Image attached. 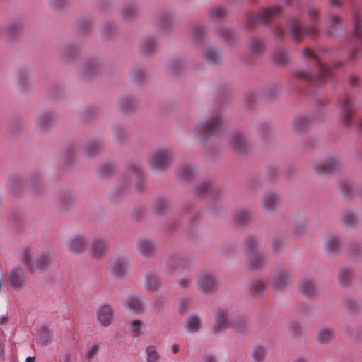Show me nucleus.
Here are the masks:
<instances>
[{
	"label": "nucleus",
	"mask_w": 362,
	"mask_h": 362,
	"mask_svg": "<svg viewBox=\"0 0 362 362\" xmlns=\"http://www.w3.org/2000/svg\"><path fill=\"white\" fill-rule=\"evenodd\" d=\"M175 153L170 147L155 149L149 156L148 163L153 171H164L172 164Z\"/></svg>",
	"instance_id": "nucleus-2"
},
{
	"label": "nucleus",
	"mask_w": 362,
	"mask_h": 362,
	"mask_svg": "<svg viewBox=\"0 0 362 362\" xmlns=\"http://www.w3.org/2000/svg\"><path fill=\"white\" fill-rule=\"evenodd\" d=\"M100 349V345L95 343L93 344L88 349L86 355L88 358H92L97 355Z\"/></svg>",
	"instance_id": "nucleus-61"
},
{
	"label": "nucleus",
	"mask_w": 362,
	"mask_h": 362,
	"mask_svg": "<svg viewBox=\"0 0 362 362\" xmlns=\"http://www.w3.org/2000/svg\"><path fill=\"white\" fill-rule=\"evenodd\" d=\"M160 280L153 274L145 276L144 288L148 293H156L159 291L161 287Z\"/></svg>",
	"instance_id": "nucleus-30"
},
{
	"label": "nucleus",
	"mask_w": 362,
	"mask_h": 362,
	"mask_svg": "<svg viewBox=\"0 0 362 362\" xmlns=\"http://www.w3.org/2000/svg\"><path fill=\"white\" fill-rule=\"evenodd\" d=\"M311 119L310 117L300 115L295 118L293 121V130L296 134H300L309 127Z\"/></svg>",
	"instance_id": "nucleus-33"
},
{
	"label": "nucleus",
	"mask_w": 362,
	"mask_h": 362,
	"mask_svg": "<svg viewBox=\"0 0 362 362\" xmlns=\"http://www.w3.org/2000/svg\"><path fill=\"white\" fill-rule=\"evenodd\" d=\"M53 332L49 328L42 327L39 331L38 343L42 346H46L52 342Z\"/></svg>",
	"instance_id": "nucleus-38"
},
{
	"label": "nucleus",
	"mask_w": 362,
	"mask_h": 362,
	"mask_svg": "<svg viewBox=\"0 0 362 362\" xmlns=\"http://www.w3.org/2000/svg\"><path fill=\"white\" fill-rule=\"evenodd\" d=\"M247 328L245 319L233 318L230 312L226 309H218L215 314L214 330L216 332L227 329H235L244 332Z\"/></svg>",
	"instance_id": "nucleus-1"
},
{
	"label": "nucleus",
	"mask_w": 362,
	"mask_h": 362,
	"mask_svg": "<svg viewBox=\"0 0 362 362\" xmlns=\"http://www.w3.org/2000/svg\"><path fill=\"white\" fill-rule=\"evenodd\" d=\"M283 247H284V244L280 240H276L273 242V243L272 245V250L275 254H277L279 252H281V250H282Z\"/></svg>",
	"instance_id": "nucleus-64"
},
{
	"label": "nucleus",
	"mask_w": 362,
	"mask_h": 362,
	"mask_svg": "<svg viewBox=\"0 0 362 362\" xmlns=\"http://www.w3.org/2000/svg\"><path fill=\"white\" fill-rule=\"evenodd\" d=\"M52 255L49 252H38L26 249L23 253L22 261L28 266L31 272L46 269L52 262Z\"/></svg>",
	"instance_id": "nucleus-4"
},
{
	"label": "nucleus",
	"mask_w": 362,
	"mask_h": 362,
	"mask_svg": "<svg viewBox=\"0 0 362 362\" xmlns=\"http://www.w3.org/2000/svg\"><path fill=\"white\" fill-rule=\"evenodd\" d=\"M80 52V49L76 45H69L64 52V57L71 59L76 57Z\"/></svg>",
	"instance_id": "nucleus-51"
},
{
	"label": "nucleus",
	"mask_w": 362,
	"mask_h": 362,
	"mask_svg": "<svg viewBox=\"0 0 362 362\" xmlns=\"http://www.w3.org/2000/svg\"><path fill=\"white\" fill-rule=\"evenodd\" d=\"M101 64L98 59H91L87 61L83 67V74L86 77H90L99 73Z\"/></svg>",
	"instance_id": "nucleus-31"
},
{
	"label": "nucleus",
	"mask_w": 362,
	"mask_h": 362,
	"mask_svg": "<svg viewBox=\"0 0 362 362\" xmlns=\"http://www.w3.org/2000/svg\"><path fill=\"white\" fill-rule=\"evenodd\" d=\"M183 326L186 332L191 334L196 333L202 328V318L197 315L192 314L186 318Z\"/></svg>",
	"instance_id": "nucleus-24"
},
{
	"label": "nucleus",
	"mask_w": 362,
	"mask_h": 362,
	"mask_svg": "<svg viewBox=\"0 0 362 362\" xmlns=\"http://www.w3.org/2000/svg\"><path fill=\"white\" fill-rule=\"evenodd\" d=\"M281 204L279 196L274 192L265 194L262 198V207L267 211H273L279 208Z\"/></svg>",
	"instance_id": "nucleus-19"
},
{
	"label": "nucleus",
	"mask_w": 362,
	"mask_h": 362,
	"mask_svg": "<svg viewBox=\"0 0 362 362\" xmlns=\"http://www.w3.org/2000/svg\"><path fill=\"white\" fill-rule=\"evenodd\" d=\"M138 252L144 257H151L157 251L156 243L150 239L142 238L136 243Z\"/></svg>",
	"instance_id": "nucleus-14"
},
{
	"label": "nucleus",
	"mask_w": 362,
	"mask_h": 362,
	"mask_svg": "<svg viewBox=\"0 0 362 362\" xmlns=\"http://www.w3.org/2000/svg\"><path fill=\"white\" fill-rule=\"evenodd\" d=\"M320 72L317 78V83L321 85L324 81L330 75V69L325 65L319 64Z\"/></svg>",
	"instance_id": "nucleus-49"
},
{
	"label": "nucleus",
	"mask_w": 362,
	"mask_h": 362,
	"mask_svg": "<svg viewBox=\"0 0 362 362\" xmlns=\"http://www.w3.org/2000/svg\"><path fill=\"white\" fill-rule=\"evenodd\" d=\"M107 245L103 238H97L91 244L90 255L94 259H101L107 252Z\"/></svg>",
	"instance_id": "nucleus-20"
},
{
	"label": "nucleus",
	"mask_w": 362,
	"mask_h": 362,
	"mask_svg": "<svg viewBox=\"0 0 362 362\" xmlns=\"http://www.w3.org/2000/svg\"><path fill=\"white\" fill-rule=\"evenodd\" d=\"M308 17L310 25L308 28H303L297 19H293L290 25V33L295 40H300L305 34L313 35L315 34V25L317 18V11L315 8H309Z\"/></svg>",
	"instance_id": "nucleus-5"
},
{
	"label": "nucleus",
	"mask_w": 362,
	"mask_h": 362,
	"mask_svg": "<svg viewBox=\"0 0 362 362\" xmlns=\"http://www.w3.org/2000/svg\"><path fill=\"white\" fill-rule=\"evenodd\" d=\"M341 119L346 124H349V119L351 116L352 110L350 98L347 96H344L341 100Z\"/></svg>",
	"instance_id": "nucleus-34"
},
{
	"label": "nucleus",
	"mask_w": 362,
	"mask_h": 362,
	"mask_svg": "<svg viewBox=\"0 0 362 362\" xmlns=\"http://www.w3.org/2000/svg\"><path fill=\"white\" fill-rule=\"evenodd\" d=\"M228 144L229 147L238 154L246 153L250 147V143L242 132H235L232 134L229 139Z\"/></svg>",
	"instance_id": "nucleus-8"
},
{
	"label": "nucleus",
	"mask_w": 362,
	"mask_h": 362,
	"mask_svg": "<svg viewBox=\"0 0 362 362\" xmlns=\"http://www.w3.org/2000/svg\"><path fill=\"white\" fill-rule=\"evenodd\" d=\"M273 62L277 65L286 64L288 60V54L284 49H278L272 55Z\"/></svg>",
	"instance_id": "nucleus-39"
},
{
	"label": "nucleus",
	"mask_w": 362,
	"mask_h": 362,
	"mask_svg": "<svg viewBox=\"0 0 362 362\" xmlns=\"http://www.w3.org/2000/svg\"><path fill=\"white\" fill-rule=\"evenodd\" d=\"M217 35L223 40L230 42L235 37L233 32L226 26H221L216 30Z\"/></svg>",
	"instance_id": "nucleus-43"
},
{
	"label": "nucleus",
	"mask_w": 362,
	"mask_h": 362,
	"mask_svg": "<svg viewBox=\"0 0 362 362\" xmlns=\"http://www.w3.org/2000/svg\"><path fill=\"white\" fill-rule=\"evenodd\" d=\"M250 49L252 54L259 55L265 49V45L262 40L252 39L250 42Z\"/></svg>",
	"instance_id": "nucleus-40"
},
{
	"label": "nucleus",
	"mask_w": 362,
	"mask_h": 362,
	"mask_svg": "<svg viewBox=\"0 0 362 362\" xmlns=\"http://www.w3.org/2000/svg\"><path fill=\"white\" fill-rule=\"evenodd\" d=\"M8 187L13 192L16 193L21 188L22 185V179L18 175H12L8 178Z\"/></svg>",
	"instance_id": "nucleus-46"
},
{
	"label": "nucleus",
	"mask_w": 362,
	"mask_h": 362,
	"mask_svg": "<svg viewBox=\"0 0 362 362\" xmlns=\"http://www.w3.org/2000/svg\"><path fill=\"white\" fill-rule=\"evenodd\" d=\"M182 262V257L179 255L172 256L167 259L166 267L170 272H172L180 267Z\"/></svg>",
	"instance_id": "nucleus-44"
},
{
	"label": "nucleus",
	"mask_w": 362,
	"mask_h": 362,
	"mask_svg": "<svg viewBox=\"0 0 362 362\" xmlns=\"http://www.w3.org/2000/svg\"><path fill=\"white\" fill-rule=\"evenodd\" d=\"M280 13V8L278 6L270 7L259 13L253 20L262 24H267L274 16Z\"/></svg>",
	"instance_id": "nucleus-26"
},
{
	"label": "nucleus",
	"mask_w": 362,
	"mask_h": 362,
	"mask_svg": "<svg viewBox=\"0 0 362 362\" xmlns=\"http://www.w3.org/2000/svg\"><path fill=\"white\" fill-rule=\"evenodd\" d=\"M211 187V183L209 180L203 181L199 184L195 189V192L198 195H203L210 191Z\"/></svg>",
	"instance_id": "nucleus-52"
},
{
	"label": "nucleus",
	"mask_w": 362,
	"mask_h": 362,
	"mask_svg": "<svg viewBox=\"0 0 362 362\" xmlns=\"http://www.w3.org/2000/svg\"><path fill=\"white\" fill-rule=\"evenodd\" d=\"M299 291L303 296L311 298L315 296L317 293V283L312 279L304 278L299 284Z\"/></svg>",
	"instance_id": "nucleus-15"
},
{
	"label": "nucleus",
	"mask_w": 362,
	"mask_h": 362,
	"mask_svg": "<svg viewBox=\"0 0 362 362\" xmlns=\"http://www.w3.org/2000/svg\"><path fill=\"white\" fill-rule=\"evenodd\" d=\"M196 286L201 293L211 295L218 288V279L214 272L203 271L197 276Z\"/></svg>",
	"instance_id": "nucleus-6"
},
{
	"label": "nucleus",
	"mask_w": 362,
	"mask_h": 362,
	"mask_svg": "<svg viewBox=\"0 0 362 362\" xmlns=\"http://www.w3.org/2000/svg\"><path fill=\"white\" fill-rule=\"evenodd\" d=\"M88 245V238L83 234L74 235L66 242L68 250L74 254H81L85 252Z\"/></svg>",
	"instance_id": "nucleus-11"
},
{
	"label": "nucleus",
	"mask_w": 362,
	"mask_h": 362,
	"mask_svg": "<svg viewBox=\"0 0 362 362\" xmlns=\"http://www.w3.org/2000/svg\"><path fill=\"white\" fill-rule=\"evenodd\" d=\"M195 168L190 164L182 165L177 171V176L182 180H188L195 175Z\"/></svg>",
	"instance_id": "nucleus-35"
},
{
	"label": "nucleus",
	"mask_w": 362,
	"mask_h": 362,
	"mask_svg": "<svg viewBox=\"0 0 362 362\" xmlns=\"http://www.w3.org/2000/svg\"><path fill=\"white\" fill-rule=\"evenodd\" d=\"M173 22V16L170 13H165L159 18V24L160 26L165 28Z\"/></svg>",
	"instance_id": "nucleus-60"
},
{
	"label": "nucleus",
	"mask_w": 362,
	"mask_h": 362,
	"mask_svg": "<svg viewBox=\"0 0 362 362\" xmlns=\"http://www.w3.org/2000/svg\"><path fill=\"white\" fill-rule=\"evenodd\" d=\"M205 32L203 26L194 25L192 28V39L194 42L200 41L204 36Z\"/></svg>",
	"instance_id": "nucleus-48"
},
{
	"label": "nucleus",
	"mask_w": 362,
	"mask_h": 362,
	"mask_svg": "<svg viewBox=\"0 0 362 362\" xmlns=\"http://www.w3.org/2000/svg\"><path fill=\"white\" fill-rule=\"evenodd\" d=\"M354 35L355 37L358 38L361 35L362 23L358 16H354Z\"/></svg>",
	"instance_id": "nucleus-59"
},
{
	"label": "nucleus",
	"mask_w": 362,
	"mask_h": 362,
	"mask_svg": "<svg viewBox=\"0 0 362 362\" xmlns=\"http://www.w3.org/2000/svg\"><path fill=\"white\" fill-rule=\"evenodd\" d=\"M145 354L146 362H157L160 358L157 348L152 345L148 346L146 348Z\"/></svg>",
	"instance_id": "nucleus-42"
},
{
	"label": "nucleus",
	"mask_w": 362,
	"mask_h": 362,
	"mask_svg": "<svg viewBox=\"0 0 362 362\" xmlns=\"http://www.w3.org/2000/svg\"><path fill=\"white\" fill-rule=\"evenodd\" d=\"M53 122V115L49 112H42L37 115L35 119L37 128L40 131L48 129Z\"/></svg>",
	"instance_id": "nucleus-32"
},
{
	"label": "nucleus",
	"mask_w": 362,
	"mask_h": 362,
	"mask_svg": "<svg viewBox=\"0 0 362 362\" xmlns=\"http://www.w3.org/2000/svg\"><path fill=\"white\" fill-rule=\"evenodd\" d=\"M23 23L20 20L12 21L6 25L3 34L9 40H13L22 32Z\"/></svg>",
	"instance_id": "nucleus-17"
},
{
	"label": "nucleus",
	"mask_w": 362,
	"mask_h": 362,
	"mask_svg": "<svg viewBox=\"0 0 362 362\" xmlns=\"http://www.w3.org/2000/svg\"><path fill=\"white\" fill-rule=\"evenodd\" d=\"M221 123L219 115H212L205 122H198L192 132L194 138L200 142L207 140L219 129Z\"/></svg>",
	"instance_id": "nucleus-3"
},
{
	"label": "nucleus",
	"mask_w": 362,
	"mask_h": 362,
	"mask_svg": "<svg viewBox=\"0 0 362 362\" xmlns=\"http://www.w3.org/2000/svg\"><path fill=\"white\" fill-rule=\"evenodd\" d=\"M343 223L347 226H354L356 225L360 218L358 216L352 211H347L343 216Z\"/></svg>",
	"instance_id": "nucleus-45"
},
{
	"label": "nucleus",
	"mask_w": 362,
	"mask_h": 362,
	"mask_svg": "<svg viewBox=\"0 0 362 362\" xmlns=\"http://www.w3.org/2000/svg\"><path fill=\"white\" fill-rule=\"evenodd\" d=\"M139 100L134 95H127L122 96L119 100V110L126 113L134 112L138 107Z\"/></svg>",
	"instance_id": "nucleus-16"
},
{
	"label": "nucleus",
	"mask_w": 362,
	"mask_h": 362,
	"mask_svg": "<svg viewBox=\"0 0 362 362\" xmlns=\"http://www.w3.org/2000/svg\"><path fill=\"white\" fill-rule=\"evenodd\" d=\"M339 167V161L334 158H329L325 160L315 161L313 164V168L315 173L324 175L332 172Z\"/></svg>",
	"instance_id": "nucleus-12"
},
{
	"label": "nucleus",
	"mask_w": 362,
	"mask_h": 362,
	"mask_svg": "<svg viewBox=\"0 0 362 362\" xmlns=\"http://www.w3.org/2000/svg\"><path fill=\"white\" fill-rule=\"evenodd\" d=\"M346 307L352 313H358L360 310L361 305L360 303L354 299H347L345 303Z\"/></svg>",
	"instance_id": "nucleus-56"
},
{
	"label": "nucleus",
	"mask_w": 362,
	"mask_h": 362,
	"mask_svg": "<svg viewBox=\"0 0 362 362\" xmlns=\"http://www.w3.org/2000/svg\"><path fill=\"white\" fill-rule=\"evenodd\" d=\"M341 250V242L338 237L330 235L325 240V252L326 255L333 257L338 255Z\"/></svg>",
	"instance_id": "nucleus-18"
},
{
	"label": "nucleus",
	"mask_w": 362,
	"mask_h": 362,
	"mask_svg": "<svg viewBox=\"0 0 362 362\" xmlns=\"http://www.w3.org/2000/svg\"><path fill=\"white\" fill-rule=\"evenodd\" d=\"M267 262V256L264 253H252L248 258V267L251 270H259L262 269Z\"/></svg>",
	"instance_id": "nucleus-21"
},
{
	"label": "nucleus",
	"mask_w": 362,
	"mask_h": 362,
	"mask_svg": "<svg viewBox=\"0 0 362 362\" xmlns=\"http://www.w3.org/2000/svg\"><path fill=\"white\" fill-rule=\"evenodd\" d=\"M292 279L291 272L286 269H280L274 275V286L276 290L286 288Z\"/></svg>",
	"instance_id": "nucleus-13"
},
{
	"label": "nucleus",
	"mask_w": 362,
	"mask_h": 362,
	"mask_svg": "<svg viewBox=\"0 0 362 362\" xmlns=\"http://www.w3.org/2000/svg\"><path fill=\"white\" fill-rule=\"evenodd\" d=\"M268 350L266 346L257 344L253 346L250 351V358L253 362H265Z\"/></svg>",
	"instance_id": "nucleus-28"
},
{
	"label": "nucleus",
	"mask_w": 362,
	"mask_h": 362,
	"mask_svg": "<svg viewBox=\"0 0 362 362\" xmlns=\"http://www.w3.org/2000/svg\"><path fill=\"white\" fill-rule=\"evenodd\" d=\"M226 14V10L223 7H215L209 11V16L212 20L219 19Z\"/></svg>",
	"instance_id": "nucleus-53"
},
{
	"label": "nucleus",
	"mask_w": 362,
	"mask_h": 362,
	"mask_svg": "<svg viewBox=\"0 0 362 362\" xmlns=\"http://www.w3.org/2000/svg\"><path fill=\"white\" fill-rule=\"evenodd\" d=\"M131 330L134 335L137 337L141 334L144 329V325L139 320H134L131 322Z\"/></svg>",
	"instance_id": "nucleus-55"
},
{
	"label": "nucleus",
	"mask_w": 362,
	"mask_h": 362,
	"mask_svg": "<svg viewBox=\"0 0 362 362\" xmlns=\"http://www.w3.org/2000/svg\"><path fill=\"white\" fill-rule=\"evenodd\" d=\"M266 284L262 280L254 281L250 287L251 293L253 296H258L265 289Z\"/></svg>",
	"instance_id": "nucleus-47"
},
{
	"label": "nucleus",
	"mask_w": 362,
	"mask_h": 362,
	"mask_svg": "<svg viewBox=\"0 0 362 362\" xmlns=\"http://www.w3.org/2000/svg\"><path fill=\"white\" fill-rule=\"evenodd\" d=\"M191 279L189 277H182L178 279L177 284L181 288H187L191 284Z\"/></svg>",
	"instance_id": "nucleus-63"
},
{
	"label": "nucleus",
	"mask_w": 362,
	"mask_h": 362,
	"mask_svg": "<svg viewBox=\"0 0 362 362\" xmlns=\"http://www.w3.org/2000/svg\"><path fill=\"white\" fill-rule=\"evenodd\" d=\"M252 217V213L248 210H240L235 216V223L238 225H245L248 223Z\"/></svg>",
	"instance_id": "nucleus-41"
},
{
	"label": "nucleus",
	"mask_w": 362,
	"mask_h": 362,
	"mask_svg": "<svg viewBox=\"0 0 362 362\" xmlns=\"http://www.w3.org/2000/svg\"><path fill=\"white\" fill-rule=\"evenodd\" d=\"M104 148V144L100 139L89 141L83 148V153L86 156H93Z\"/></svg>",
	"instance_id": "nucleus-29"
},
{
	"label": "nucleus",
	"mask_w": 362,
	"mask_h": 362,
	"mask_svg": "<svg viewBox=\"0 0 362 362\" xmlns=\"http://www.w3.org/2000/svg\"><path fill=\"white\" fill-rule=\"evenodd\" d=\"M351 271L348 268H342L339 272V280L341 285L349 283L351 276Z\"/></svg>",
	"instance_id": "nucleus-50"
},
{
	"label": "nucleus",
	"mask_w": 362,
	"mask_h": 362,
	"mask_svg": "<svg viewBox=\"0 0 362 362\" xmlns=\"http://www.w3.org/2000/svg\"><path fill=\"white\" fill-rule=\"evenodd\" d=\"M244 247L247 254L257 252L260 247V241L257 237L248 236L244 240Z\"/></svg>",
	"instance_id": "nucleus-37"
},
{
	"label": "nucleus",
	"mask_w": 362,
	"mask_h": 362,
	"mask_svg": "<svg viewBox=\"0 0 362 362\" xmlns=\"http://www.w3.org/2000/svg\"><path fill=\"white\" fill-rule=\"evenodd\" d=\"M339 18L334 15H332L327 18L326 23L328 32L330 33V35L332 34V29L337 24L339 23Z\"/></svg>",
	"instance_id": "nucleus-58"
},
{
	"label": "nucleus",
	"mask_w": 362,
	"mask_h": 362,
	"mask_svg": "<svg viewBox=\"0 0 362 362\" xmlns=\"http://www.w3.org/2000/svg\"><path fill=\"white\" fill-rule=\"evenodd\" d=\"M306 230V223L304 219L298 221L293 224V231L296 235L303 234Z\"/></svg>",
	"instance_id": "nucleus-57"
},
{
	"label": "nucleus",
	"mask_w": 362,
	"mask_h": 362,
	"mask_svg": "<svg viewBox=\"0 0 362 362\" xmlns=\"http://www.w3.org/2000/svg\"><path fill=\"white\" fill-rule=\"evenodd\" d=\"M8 282L14 291L23 289L26 285L27 278L23 269L20 267L12 268L8 274Z\"/></svg>",
	"instance_id": "nucleus-10"
},
{
	"label": "nucleus",
	"mask_w": 362,
	"mask_h": 362,
	"mask_svg": "<svg viewBox=\"0 0 362 362\" xmlns=\"http://www.w3.org/2000/svg\"><path fill=\"white\" fill-rule=\"evenodd\" d=\"M113 318V311L108 305H102L97 312V320L103 326H108Z\"/></svg>",
	"instance_id": "nucleus-23"
},
{
	"label": "nucleus",
	"mask_w": 362,
	"mask_h": 362,
	"mask_svg": "<svg viewBox=\"0 0 362 362\" xmlns=\"http://www.w3.org/2000/svg\"><path fill=\"white\" fill-rule=\"evenodd\" d=\"M158 45V40L153 37L145 39L141 45V51L144 54H150L156 50Z\"/></svg>",
	"instance_id": "nucleus-36"
},
{
	"label": "nucleus",
	"mask_w": 362,
	"mask_h": 362,
	"mask_svg": "<svg viewBox=\"0 0 362 362\" xmlns=\"http://www.w3.org/2000/svg\"><path fill=\"white\" fill-rule=\"evenodd\" d=\"M203 60L210 65H217L222 60V54L215 47H208L202 52Z\"/></svg>",
	"instance_id": "nucleus-22"
},
{
	"label": "nucleus",
	"mask_w": 362,
	"mask_h": 362,
	"mask_svg": "<svg viewBox=\"0 0 362 362\" xmlns=\"http://www.w3.org/2000/svg\"><path fill=\"white\" fill-rule=\"evenodd\" d=\"M137 9L134 6H127L124 10V16L127 18H131L134 17L136 13Z\"/></svg>",
	"instance_id": "nucleus-62"
},
{
	"label": "nucleus",
	"mask_w": 362,
	"mask_h": 362,
	"mask_svg": "<svg viewBox=\"0 0 362 362\" xmlns=\"http://www.w3.org/2000/svg\"><path fill=\"white\" fill-rule=\"evenodd\" d=\"M334 337V329L330 327H323L318 329L316 340L320 344L330 343Z\"/></svg>",
	"instance_id": "nucleus-27"
},
{
	"label": "nucleus",
	"mask_w": 362,
	"mask_h": 362,
	"mask_svg": "<svg viewBox=\"0 0 362 362\" xmlns=\"http://www.w3.org/2000/svg\"><path fill=\"white\" fill-rule=\"evenodd\" d=\"M129 267V262L125 257H117L110 261L108 271L115 278L122 279L127 275Z\"/></svg>",
	"instance_id": "nucleus-9"
},
{
	"label": "nucleus",
	"mask_w": 362,
	"mask_h": 362,
	"mask_svg": "<svg viewBox=\"0 0 362 362\" xmlns=\"http://www.w3.org/2000/svg\"><path fill=\"white\" fill-rule=\"evenodd\" d=\"M143 169L140 164H135L130 167V174L123 177L118 187L119 189L124 191L129 187L132 181H135V188L139 192H141L145 187V182L142 177Z\"/></svg>",
	"instance_id": "nucleus-7"
},
{
	"label": "nucleus",
	"mask_w": 362,
	"mask_h": 362,
	"mask_svg": "<svg viewBox=\"0 0 362 362\" xmlns=\"http://www.w3.org/2000/svg\"><path fill=\"white\" fill-rule=\"evenodd\" d=\"M141 299V296H129L125 299V306L136 314H141L144 312V309Z\"/></svg>",
	"instance_id": "nucleus-25"
},
{
	"label": "nucleus",
	"mask_w": 362,
	"mask_h": 362,
	"mask_svg": "<svg viewBox=\"0 0 362 362\" xmlns=\"http://www.w3.org/2000/svg\"><path fill=\"white\" fill-rule=\"evenodd\" d=\"M75 203L74 198L69 194H64L60 200L61 206L64 209H68Z\"/></svg>",
	"instance_id": "nucleus-54"
}]
</instances>
